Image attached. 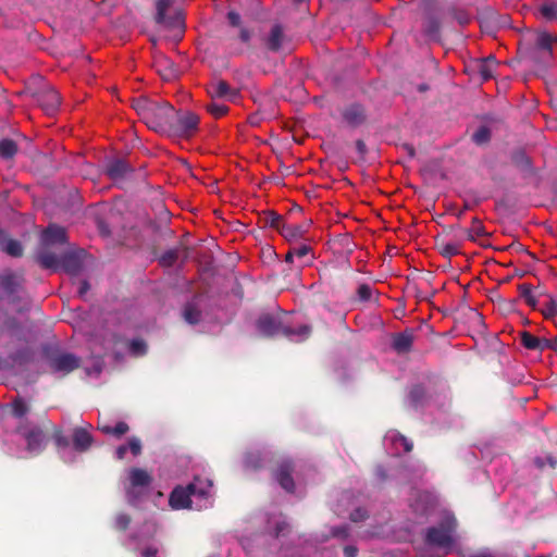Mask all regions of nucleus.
<instances>
[{"mask_svg":"<svg viewBox=\"0 0 557 557\" xmlns=\"http://www.w3.org/2000/svg\"><path fill=\"white\" fill-rule=\"evenodd\" d=\"M512 163L522 171H531V160L522 150H517L511 156Z\"/></svg>","mask_w":557,"mask_h":557,"instance_id":"ea45409f","label":"nucleus"},{"mask_svg":"<svg viewBox=\"0 0 557 557\" xmlns=\"http://www.w3.org/2000/svg\"><path fill=\"white\" fill-rule=\"evenodd\" d=\"M355 146L358 154L363 159L368 152L366 143L362 139H357Z\"/></svg>","mask_w":557,"mask_h":557,"instance_id":"0e129e2a","label":"nucleus"},{"mask_svg":"<svg viewBox=\"0 0 557 557\" xmlns=\"http://www.w3.org/2000/svg\"><path fill=\"white\" fill-rule=\"evenodd\" d=\"M457 527L455 518H446L437 525L425 532V543L436 547H450L454 544V533Z\"/></svg>","mask_w":557,"mask_h":557,"instance_id":"f03ea898","label":"nucleus"},{"mask_svg":"<svg viewBox=\"0 0 557 557\" xmlns=\"http://www.w3.org/2000/svg\"><path fill=\"white\" fill-rule=\"evenodd\" d=\"M0 246L11 257H21L23 255V247L18 240L8 239L4 240V236L0 238Z\"/></svg>","mask_w":557,"mask_h":557,"instance_id":"72a5a7b5","label":"nucleus"},{"mask_svg":"<svg viewBox=\"0 0 557 557\" xmlns=\"http://www.w3.org/2000/svg\"><path fill=\"white\" fill-rule=\"evenodd\" d=\"M431 496L426 492L418 493L416 502L411 505L414 512L424 516L429 511Z\"/></svg>","mask_w":557,"mask_h":557,"instance_id":"473e14b6","label":"nucleus"},{"mask_svg":"<svg viewBox=\"0 0 557 557\" xmlns=\"http://www.w3.org/2000/svg\"><path fill=\"white\" fill-rule=\"evenodd\" d=\"M471 20V14L467 10L460 8H449L445 14L446 22H457L461 26L468 25Z\"/></svg>","mask_w":557,"mask_h":557,"instance_id":"a878e982","label":"nucleus"},{"mask_svg":"<svg viewBox=\"0 0 557 557\" xmlns=\"http://www.w3.org/2000/svg\"><path fill=\"white\" fill-rule=\"evenodd\" d=\"M131 516L124 512L119 513L115 517L114 527L119 531H126L131 524Z\"/></svg>","mask_w":557,"mask_h":557,"instance_id":"603ef678","label":"nucleus"},{"mask_svg":"<svg viewBox=\"0 0 557 557\" xmlns=\"http://www.w3.org/2000/svg\"><path fill=\"white\" fill-rule=\"evenodd\" d=\"M143 557H158V549L156 547H146L143 550Z\"/></svg>","mask_w":557,"mask_h":557,"instance_id":"338daca9","label":"nucleus"},{"mask_svg":"<svg viewBox=\"0 0 557 557\" xmlns=\"http://www.w3.org/2000/svg\"><path fill=\"white\" fill-rule=\"evenodd\" d=\"M72 442L76 451L84 453L91 447L94 437L87 428H75L72 434Z\"/></svg>","mask_w":557,"mask_h":557,"instance_id":"6ab92c4d","label":"nucleus"},{"mask_svg":"<svg viewBox=\"0 0 557 557\" xmlns=\"http://www.w3.org/2000/svg\"><path fill=\"white\" fill-rule=\"evenodd\" d=\"M341 113L345 123L352 128L361 126L367 121L366 109L360 103H350L343 108Z\"/></svg>","mask_w":557,"mask_h":557,"instance_id":"4468645a","label":"nucleus"},{"mask_svg":"<svg viewBox=\"0 0 557 557\" xmlns=\"http://www.w3.org/2000/svg\"><path fill=\"white\" fill-rule=\"evenodd\" d=\"M520 297L524 299L527 305L531 307L532 309H536L537 307V299L532 294L531 285L529 284H521L518 287Z\"/></svg>","mask_w":557,"mask_h":557,"instance_id":"79ce46f5","label":"nucleus"},{"mask_svg":"<svg viewBox=\"0 0 557 557\" xmlns=\"http://www.w3.org/2000/svg\"><path fill=\"white\" fill-rule=\"evenodd\" d=\"M290 249H292L293 253L295 255V257H297V258H304L311 251V247L308 245H300V246L293 247Z\"/></svg>","mask_w":557,"mask_h":557,"instance_id":"e2e57ef3","label":"nucleus"},{"mask_svg":"<svg viewBox=\"0 0 557 557\" xmlns=\"http://www.w3.org/2000/svg\"><path fill=\"white\" fill-rule=\"evenodd\" d=\"M226 17H227L228 24L232 27L239 29V34H238L239 40L244 44H249L251 40V37H252V33L249 28L243 26L242 17H240L239 13L234 10H231L227 12Z\"/></svg>","mask_w":557,"mask_h":557,"instance_id":"5701e85b","label":"nucleus"},{"mask_svg":"<svg viewBox=\"0 0 557 557\" xmlns=\"http://www.w3.org/2000/svg\"><path fill=\"white\" fill-rule=\"evenodd\" d=\"M141 448V442L138 437L133 436L128 440L127 449H129L134 456L140 455Z\"/></svg>","mask_w":557,"mask_h":557,"instance_id":"bf43d9fd","label":"nucleus"},{"mask_svg":"<svg viewBox=\"0 0 557 557\" xmlns=\"http://www.w3.org/2000/svg\"><path fill=\"white\" fill-rule=\"evenodd\" d=\"M284 38L283 28L280 24L272 26L268 37L265 38V46L270 51L276 52L281 49Z\"/></svg>","mask_w":557,"mask_h":557,"instance_id":"393cba45","label":"nucleus"},{"mask_svg":"<svg viewBox=\"0 0 557 557\" xmlns=\"http://www.w3.org/2000/svg\"><path fill=\"white\" fill-rule=\"evenodd\" d=\"M369 518V513L368 511L362 508V507H358L356 509H354L351 512H350V516H349V519L352 521V522H362L364 520H367Z\"/></svg>","mask_w":557,"mask_h":557,"instance_id":"13d9d810","label":"nucleus"},{"mask_svg":"<svg viewBox=\"0 0 557 557\" xmlns=\"http://www.w3.org/2000/svg\"><path fill=\"white\" fill-rule=\"evenodd\" d=\"M331 534L333 537L346 540L349 536V528L348 525L334 527Z\"/></svg>","mask_w":557,"mask_h":557,"instance_id":"052dcab7","label":"nucleus"},{"mask_svg":"<svg viewBox=\"0 0 557 557\" xmlns=\"http://www.w3.org/2000/svg\"><path fill=\"white\" fill-rule=\"evenodd\" d=\"M132 168L122 159H113L106 166V174L113 181L122 180Z\"/></svg>","mask_w":557,"mask_h":557,"instance_id":"4be33fe9","label":"nucleus"},{"mask_svg":"<svg viewBox=\"0 0 557 557\" xmlns=\"http://www.w3.org/2000/svg\"><path fill=\"white\" fill-rule=\"evenodd\" d=\"M441 255L451 258L460 252V245L456 243H446L441 246Z\"/></svg>","mask_w":557,"mask_h":557,"instance_id":"3c124183","label":"nucleus"},{"mask_svg":"<svg viewBox=\"0 0 557 557\" xmlns=\"http://www.w3.org/2000/svg\"><path fill=\"white\" fill-rule=\"evenodd\" d=\"M173 0H157L156 9L157 13L154 16V21L159 25H164L166 27H174L176 25H181L182 21L178 17H168L166 11L172 5Z\"/></svg>","mask_w":557,"mask_h":557,"instance_id":"dca6fc26","label":"nucleus"},{"mask_svg":"<svg viewBox=\"0 0 557 557\" xmlns=\"http://www.w3.org/2000/svg\"><path fill=\"white\" fill-rule=\"evenodd\" d=\"M257 329L264 336H275L283 335L285 325H283L280 319L271 314H263L257 321Z\"/></svg>","mask_w":557,"mask_h":557,"instance_id":"2eb2a0df","label":"nucleus"},{"mask_svg":"<svg viewBox=\"0 0 557 557\" xmlns=\"http://www.w3.org/2000/svg\"><path fill=\"white\" fill-rule=\"evenodd\" d=\"M552 44H553V37L546 32H542L537 34L536 37V46L537 48L545 50L547 52H552Z\"/></svg>","mask_w":557,"mask_h":557,"instance_id":"49530a36","label":"nucleus"},{"mask_svg":"<svg viewBox=\"0 0 557 557\" xmlns=\"http://www.w3.org/2000/svg\"><path fill=\"white\" fill-rule=\"evenodd\" d=\"M99 430L107 435H113L115 437H121L122 435H124L125 433L128 432L129 426L126 422L120 421L116 423L115 426H100L99 425Z\"/></svg>","mask_w":557,"mask_h":557,"instance_id":"a19ab883","label":"nucleus"},{"mask_svg":"<svg viewBox=\"0 0 557 557\" xmlns=\"http://www.w3.org/2000/svg\"><path fill=\"white\" fill-rule=\"evenodd\" d=\"M28 411V407L23 399H15L12 404V412L15 417L22 418Z\"/></svg>","mask_w":557,"mask_h":557,"instance_id":"6e6d98bb","label":"nucleus"},{"mask_svg":"<svg viewBox=\"0 0 557 557\" xmlns=\"http://www.w3.org/2000/svg\"><path fill=\"white\" fill-rule=\"evenodd\" d=\"M496 65L497 64H496V61L494 60V58H488V59L482 60L478 64L476 71H478L479 75L481 76L482 81L486 82L494 76Z\"/></svg>","mask_w":557,"mask_h":557,"instance_id":"2f4dec72","label":"nucleus"},{"mask_svg":"<svg viewBox=\"0 0 557 557\" xmlns=\"http://www.w3.org/2000/svg\"><path fill=\"white\" fill-rule=\"evenodd\" d=\"M37 263L44 268L57 271L60 268V253L52 250V248L41 247V250L36 256Z\"/></svg>","mask_w":557,"mask_h":557,"instance_id":"a211bd4d","label":"nucleus"},{"mask_svg":"<svg viewBox=\"0 0 557 557\" xmlns=\"http://www.w3.org/2000/svg\"><path fill=\"white\" fill-rule=\"evenodd\" d=\"M17 152V145L13 139L3 138L0 140V157L2 159H12Z\"/></svg>","mask_w":557,"mask_h":557,"instance_id":"c9c22d12","label":"nucleus"},{"mask_svg":"<svg viewBox=\"0 0 557 557\" xmlns=\"http://www.w3.org/2000/svg\"><path fill=\"white\" fill-rule=\"evenodd\" d=\"M53 441L58 448H66L70 445L69 438L64 435L63 431L59 428L53 430Z\"/></svg>","mask_w":557,"mask_h":557,"instance_id":"5fc2aeb1","label":"nucleus"},{"mask_svg":"<svg viewBox=\"0 0 557 557\" xmlns=\"http://www.w3.org/2000/svg\"><path fill=\"white\" fill-rule=\"evenodd\" d=\"M201 312L193 305H187L184 309V319L189 324H197L200 321Z\"/></svg>","mask_w":557,"mask_h":557,"instance_id":"a18cd8bd","label":"nucleus"},{"mask_svg":"<svg viewBox=\"0 0 557 557\" xmlns=\"http://www.w3.org/2000/svg\"><path fill=\"white\" fill-rule=\"evenodd\" d=\"M180 258H188V249L184 244H178L172 249L164 251L159 257V263L162 267H172Z\"/></svg>","mask_w":557,"mask_h":557,"instance_id":"aec40b11","label":"nucleus"},{"mask_svg":"<svg viewBox=\"0 0 557 557\" xmlns=\"http://www.w3.org/2000/svg\"><path fill=\"white\" fill-rule=\"evenodd\" d=\"M196 495V483L191 482L186 487H175L169 498V504L173 509H186L191 506V496Z\"/></svg>","mask_w":557,"mask_h":557,"instance_id":"6e6552de","label":"nucleus"},{"mask_svg":"<svg viewBox=\"0 0 557 557\" xmlns=\"http://www.w3.org/2000/svg\"><path fill=\"white\" fill-rule=\"evenodd\" d=\"M17 431L25 438L26 449L30 454L38 455L44 450L48 440L42 429L34 426L29 430H24L23 426H20Z\"/></svg>","mask_w":557,"mask_h":557,"instance_id":"0eeeda50","label":"nucleus"},{"mask_svg":"<svg viewBox=\"0 0 557 557\" xmlns=\"http://www.w3.org/2000/svg\"><path fill=\"white\" fill-rule=\"evenodd\" d=\"M172 116H174L173 106L166 101H154L145 124L150 129L166 136Z\"/></svg>","mask_w":557,"mask_h":557,"instance_id":"7ed1b4c3","label":"nucleus"},{"mask_svg":"<svg viewBox=\"0 0 557 557\" xmlns=\"http://www.w3.org/2000/svg\"><path fill=\"white\" fill-rule=\"evenodd\" d=\"M284 222L283 215L276 213L275 211H264L259 216V223L262 224V227H271L281 231V225Z\"/></svg>","mask_w":557,"mask_h":557,"instance_id":"cd10ccee","label":"nucleus"},{"mask_svg":"<svg viewBox=\"0 0 557 557\" xmlns=\"http://www.w3.org/2000/svg\"><path fill=\"white\" fill-rule=\"evenodd\" d=\"M154 103V100H151L147 97H139L133 100L132 107L136 110L140 119L146 122L150 110Z\"/></svg>","mask_w":557,"mask_h":557,"instance_id":"c756f323","label":"nucleus"},{"mask_svg":"<svg viewBox=\"0 0 557 557\" xmlns=\"http://www.w3.org/2000/svg\"><path fill=\"white\" fill-rule=\"evenodd\" d=\"M294 465L290 459H283L278 462L276 470L273 472L274 479L282 488L288 493H294L295 482L292 476Z\"/></svg>","mask_w":557,"mask_h":557,"instance_id":"f8f14e48","label":"nucleus"},{"mask_svg":"<svg viewBox=\"0 0 557 557\" xmlns=\"http://www.w3.org/2000/svg\"><path fill=\"white\" fill-rule=\"evenodd\" d=\"M129 350L136 356H143L147 351V344L143 339H133L129 344Z\"/></svg>","mask_w":557,"mask_h":557,"instance_id":"864d4df0","label":"nucleus"},{"mask_svg":"<svg viewBox=\"0 0 557 557\" xmlns=\"http://www.w3.org/2000/svg\"><path fill=\"white\" fill-rule=\"evenodd\" d=\"M456 227L460 231L461 237L471 242H476L478 238L490 236V233L486 231L483 222L479 218L472 219L470 228Z\"/></svg>","mask_w":557,"mask_h":557,"instance_id":"412c9836","label":"nucleus"},{"mask_svg":"<svg viewBox=\"0 0 557 557\" xmlns=\"http://www.w3.org/2000/svg\"><path fill=\"white\" fill-rule=\"evenodd\" d=\"M311 332H312V327L308 324H302L298 327H290V326H285V329H283V335L289 339H295V341H298V342H302L307 338H309V336L311 335Z\"/></svg>","mask_w":557,"mask_h":557,"instance_id":"bb28decb","label":"nucleus"},{"mask_svg":"<svg viewBox=\"0 0 557 557\" xmlns=\"http://www.w3.org/2000/svg\"><path fill=\"white\" fill-rule=\"evenodd\" d=\"M409 403L413 408L423 407L428 403V394L425 388L418 384L414 385L409 393Z\"/></svg>","mask_w":557,"mask_h":557,"instance_id":"c85d7f7f","label":"nucleus"},{"mask_svg":"<svg viewBox=\"0 0 557 557\" xmlns=\"http://www.w3.org/2000/svg\"><path fill=\"white\" fill-rule=\"evenodd\" d=\"M519 338L522 346L529 350L541 351L542 337H537L530 332H519Z\"/></svg>","mask_w":557,"mask_h":557,"instance_id":"7c9ffc66","label":"nucleus"},{"mask_svg":"<svg viewBox=\"0 0 557 557\" xmlns=\"http://www.w3.org/2000/svg\"><path fill=\"white\" fill-rule=\"evenodd\" d=\"M546 349H550L557 352V336L554 338L542 337L541 352Z\"/></svg>","mask_w":557,"mask_h":557,"instance_id":"680f3d73","label":"nucleus"},{"mask_svg":"<svg viewBox=\"0 0 557 557\" xmlns=\"http://www.w3.org/2000/svg\"><path fill=\"white\" fill-rule=\"evenodd\" d=\"M211 96L218 98L234 97L237 95L235 90L225 81H219L212 85Z\"/></svg>","mask_w":557,"mask_h":557,"instance_id":"f704fd0d","label":"nucleus"},{"mask_svg":"<svg viewBox=\"0 0 557 557\" xmlns=\"http://www.w3.org/2000/svg\"><path fill=\"white\" fill-rule=\"evenodd\" d=\"M24 283L23 274L7 272L0 277V299L14 302Z\"/></svg>","mask_w":557,"mask_h":557,"instance_id":"423d86ee","label":"nucleus"},{"mask_svg":"<svg viewBox=\"0 0 557 557\" xmlns=\"http://www.w3.org/2000/svg\"><path fill=\"white\" fill-rule=\"evenodd\" d=\"M539 11L546 21L557 20V3L555 2L543 3Z\"/></svg>","mask_w":557,"mask_h":557,"instance_id":"c03bdc74","label":"nucleus"},{"mask_svg":"<svg viewBox=\"0 0 557 557\" xmlns=\"http://www.w3.org/2000/svg\"><path fill=\"white\" fill-rule=\"evenodd\" d=\"M540 311L543 313V315L546 319H552L557 315V302L553 298H549L548 301H546L542 308H540Z\"/></svg>","mask_w":557,"mask_h":557,"instance_id":"09e8293b","label":"nucleus"},{"mask_svg":"<svg viewBox=\"0 0 557 557\" xmlns=\"http://www.w3.org/2000/svg\"><path fill=\"white\" fill-rule=\"evenodd\" d=\"M399 441H400V443H401V445L404 447V450L406 453H410L412 450L413 445H412V443L408 438H406L405 436L400 435L399 436Z\"/></svg>","mask_w":557,"mask_h":557,"instance_id":"69168bd1","label":"nucleus"},{"mask_svg":"<svg viewBox=\"0 0 557 557\" xmlns=\"http://www.w3.org/2000/svg\"><path fill=\"white\" fill-rule=\"evenodd\" d=\"M67 244L65 228L59 225H49L41 235V246L46 248L63 247Z\"/></svg>","mask_w":557,"mask_h":557,"instance_id":"ddd939ff","label":"nucleus"},{"mask_svg":"<svg viewBox=\"0 0 557 557\" xmlns=\"http://www.w3.org/2000/svg\"><path fill=\"white\" fill-rule=\"evenodd\" d=\"M153 67L163 81L171 82L176 79L180 75L176 64L166 55L161 52H156L153 55Z\"/></svg>","mask_w":557,"mask_h":557,"instance_id":"1a4fd4ad","label":"nucleus"},{"mask_svg":"<svg viewBox=\"0 0 557 557\" xmlns=\"http://www.w3.org/2000/svg\"><path fill=\"white\" fill-rule=\"evenodd\" d=\"M244 465L247 469L257 471L263 467V460L259 451H248L244 456Z\"/></svg>","mask_w":557,"mask_h":557,"instance_id":"e433bc0d","label":"nucleus"},{"mask_svg":"<svg viewBox=\"0 0 557 557\" xmlns=\"http://www.w3.org/2000/svg\"><path fill=\"white\" fill-rule=\"evenodd\" d=\"M533 463L534 466L539 469V470H543L546 466V463L552 468V469H556L557 467V458L555 456H553L552 454H547L546 458H542V457H535L533 459Z\"/></svg>","mask_w":557,"mask_h":557,"instance_id":"de8ad7c7","label":"nucleus"},{"mask_svg":"<svg viewBox=\"0 0 557 557\" xmlns=\"http://www.w3.org/2000/svg\"><path fill=\"white\" fill-rule=\"evenodd\" d=\"M472 140L478 146H483L490 143L491 140V129L482 125L480 126L472 135Z\"/></svg>","mask_w":557,"mask_h":557,"instance_id":"37998d69","label":"nucleus"},{"mask_svg":"<svg viewBox=\"0 0 557 557\" xmlns=\"http://www.w3.org/2000/svg\"><path fill=\"white\" fill-rule=\"evenodd\" d=\"M207 111L215 119H219L227 113L228 107L225 104L211 102L207 106Z\"/></svg>","mask_w":557,"mask_h":557,"instance_id":"8fccbe9b","label":"nucleus"},{"mask_svg":"<svg viewBox=\"0 0 557 557\" xmlns=\"http://www.w3.org/2000/svg\"><path fill=\"white\" fill-rule=\"evenodd\" d=\"M199 121V116L191 111L174 109V116L171 117L166 136L189 138L198 131Z\"/></svg>","mask_w":557,"mask_h":557,"instance_id":"f257e3e1","label":"nucleus"},{"mask_svg":"<svg viewBox=\"0 0 557 557\" xmlns=\"http://www.w3.org/2000/svg\"><path fill=\"white\" fill-rule=\"evenodd\" d=\"M36 99L47 114H53L61 104L60 95L53 87L48 85L36 92Z\"/></svg>","mask_w":557,"mask_h":557,"instance_id":"9b49d317","label":"nucleus"},{"mask_svg":"<svg viewBox=\"0 0 557 557\" xmlns=\"http://www.w3.org/2000/svg\"><path fill=\"white\" fill-rule=\"evenodd\" d=\"M414 341V332L412 329H406L404 332L396 333L393 336L392 347L398 354L409 352Z\"/></svg>","mask_w":557,"mask_h":557,"instance_id":"f3484780","label":"nucleus"},{"mask_svg":"<svg viewBox=\"0 0 557 557\" xmlns=\"http://www.w3.org/2000/svg\"><path fill=\"white\" fill-rule=\"evenodd\" d=\"M45 358L53 372L70 373L81 367V358L51 347L45 348Z\"/></svg>","mask_w":557,"mask_h":557,"instance_id":"20e7f679","label":"nucleus"},{"mask_svg":"<svg viewBox=\"0 0 557 557\" xmlns=\"http://www.w3.org/2000/svg\"><path fill=\"white\" fill-rule=\"evenodd\" d=\"M10 358L12 359L13 362L25 363L30 358V351L28 348H24L10 355Z\"/></svg>","mask_w":557,"mask_h":557,"instance_id":"4d7b16f0","label":"nucleus"},{"mask_svg":"<svg viewBox=\"0 0 557 557\" xmlns=\"http://www.w3.org/2000/svg\"><path fill=\"white\" fill-rule=\"evenodd\" d=\"M357 553H358V549L357 547L355 546H346L344 548V555L345 557H356L357 556Z\"/></svg>","mask_w":557,"mask_h":557,"instance_id":"774afa93","label":"nucleus"},{"mask_svg":"<svg viewBox=\"0 0 557 557\" xmlns=\"http://www.w3.org/2000/svg\"><path fill=\"white\" fill-rule=\"evenodd\" d=\"M310 223L308 224H287L285 221L281 225L280 234L287 240H296L302 238L305 233L308 231Z\"/></svg>","mask_w":557,"mask_h":557,"instance_id":"b1692460","label":"nucleus"},{"mask_svg":"<svg viewBox=\"0 0 557 557\" xmlns=\"http://www.w3.org/2000/svg\"><path fill=\"white\" fill-rule=\"evenodd\" d=\"M85 251L81 250H61L60 251V268L71 275H77L83 269V257Z\"/></svg>","mask_w":557,"mask_h":557,"instance_id":"9d476101","label":"nucleus"},{"mask_svg":"<svg viewBox=\"0 0 557 557\" xmlns=\"http://www.w3.org/2000/svg\"><path fill=\"white\" fill-rule=\"evenodd\" d=\"M424 33L430 37H436L440 34L441 22L435 15H428L423 24Z\"/></svg>","mask_w":557,"mask_h":557,"instance_id":"4c0bfd02","label":"nucleus"},{"mask_svg":"<svg viewBox=\"0 0 557 557\" xmlns=\"http://www.w3.org/2000/svg\"><path fill=\"white\" fill-rule=\"evenodd\" d=\"M129 487L126 490V497L131 505H136L143 495V488L152 483V476L141 468H131L128 471Z\"/></svg>","mask_w":557,"mask_h":557,"instance_id":"39448f33","label":"nucleus"},{"mask_svg":"<svg viewBox=\"0 0 557 557\" xmlns=\"http://www.w3.org/2000/svg\"><path fill=\"white\" fill-rule=\"evenodd\" d=\"M373 295H374V289L371 287V285H369L367 283L360 284L359 287L357 288V299L360 302H367V301H372V300L374 302H377L379 301L377 296L373 297Z\"/></svg>","mask_w":557,"mask_h":557,"instance_id":"58836bf2","label":"nucleus"}]
</instances>
